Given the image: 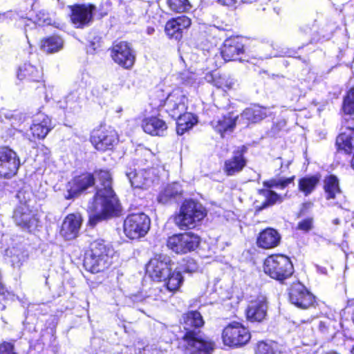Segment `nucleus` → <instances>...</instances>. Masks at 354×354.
Returning <instances> with one entry per match:
<instances>
[{
    "instance_id": "f257e3e1",
    "label": "nucleus",
    "mask_w": 354,
    "mask_h": 354,
    "mask_svg": "<svg viewBox=\"0 0 354 354\" xmlns=\"http://www.w3.org/2000/svg\"><path fill=\"white\" fill-rule=\"evenodd\" d=\"M95 174L100 185L88 206L91 225L115 215L119 207L118 198L112 188L111 174L102 169L95 171Z\"/></svg>"
},
{
    "instance_id": "f03ea898",
    "label": "nucleus",
    "mask_w": 354,
    "mask_h": 354,
    "mask_svg": "<svg viewBox=\"0 0 354 354\" xmlns=\"http://www.w3.org/2000/svg\"><path fill=\"white\" fill-rule=\"evenodd\" d=\"M204 321L198 311H189L183 315L182 325L185 330L180 344L184 354H211L214 348V343L203 336L200 328Z\"/></svg>"
},
{
    "instance_id": "7ed1b4c3",
    "label": "nucleus",
    "mask_w": 354,
    "mask_h": 354,
    "mask_svg": "<svg viewBox=\"0 0 354 354\" xmlns=\"http://www.w3.org/2000/svg\"><path fill=\"white\" fill-rule=\"evenodd\" d=\"M188 99L180 89L174 90L165 99L163 108L176 122V132L183 135L196 122L191 113L187 112Z\"/></svg>"
},
{
    "instance_id": "20e7f679",
    "label": "nucleus",
    "mask_w": 354,
    "mask_h": 354,
    "mask_svg": "<svg viewBox=\"0 0 354 354\" xmlns=\"http://www.w3.org/2000/svg\"><path fill=\"white\" fill-rule=\"evenodd\" d=\"M206 215V209L200 203L186 200L183 203L179 213L174 217V223L181 230L193 228Z\"/></svg>"
},
{
    "instance_id": "39448f33",
    "label": "nucleus",
    "mask_w": 354,
    "mask_h": 354,
    "mask_svg": "<svg viewBox=\"0 0 354 354\" xmlns=\"http://www.w3.org/2000/svg\"><path fill=\"white\" fill-rule=\"evenodd\" d=\"M263 270L271 278L282 283L292 276L294 268L288 257L277 254L270 256L265 260Z\"/></svg>"
},
{
    "instance_id": "423d86ee",
    "label": "nucleus",
    "mask_w": 354,
    "mask_h": 354,
    "mask_svg": "<svg viewBox=\"0 0 354 354\" xmlns=\"http://www.w3.org/2000/svg\"><path fill=\"white\" fill-rule=\"evenodd\" d=\"M149 217L142 212L133 213L124 221V232L131 239L145 236L150 228Z\"/></svg>"
},
{
    "instance_id": "0eeeda50",
    "label": "nucleus",
    "mask_w": 354,
    "mask_h": 354,
    "mask_svg": "<svg viewBox=\"0 0 354 354\" xmlns=\"http://www.w3.org/2000/svg\"><path fill=\"white\" fill-rule=\"evenodd\" d=\"M12 218L18 227L23 230L34 232L39 225V220L37 214L30 209L27 201L20 203L15 209Z\"/></svg>"
},
{
    "instance_id": "6e6552de",
    "label": "nucleus",
    "mask_w": 354,
    "mask_h": 354,
    "mask_svg": "<svg viewBox=\"0 0 354 354\" xmlns=\"http://www.w3.org/2000/svg\"><path fill=\"white\" fill-rule=\"evenodd\" d=\"M248 330L238 322H233L223 330L222 339L225 345L239 347L246 344L250 339Z\"/></svg>"
},
{
    "instance_id": "1a4fd4ad",
    "label": "nucleus",
    "mask_w": 354,
    "mask_h": 354,
    "mask_svg": "<svg viewBox=\"0 0 354 354\" xmlns=\"http://www.w3.org/2000/svg\"><path fill=\"white\" fill-rule=\"evenodd\" d=\"M173 264L169 256L157 254L149 261L147 266V272L153 280L165 281L170 274Z\"/></svg>"
},
{
    "instance_id": "9d476101",
    "label": "nucleus",
    "mask_w": 354,
    "mask_h": 354,
    "mask_svg": "<svg viewBox=\"0 0 354 354\" xmlns=\"http://www.w3.org/2000/svg\"><path fill=\"white\" fill-rule=\"evenodd\" d=\"M200 239L192 233L173 235L168 238L167 247L177 254H184L194 250L199 245Z\"/></svg>"
},
{
    "instance_id": "9b49d317",
    "label": "nucleus",
    "mask_w": 354,
    "mask_h": 354,
    "mask_svg": "<svg viewBox=\"0 0 354 354\" xmlns=\"http://www.w3.org/2000/svg\"><path fill=\"white\" fill-rule=\"evenodd\" d=\"M111 57L115 63L127 69L133 66L136 59L131 46L126 41H120L113 46Z\"/></svg>"
},
{
    "instance_id": "f8f14e48",
    "label": "nucleus",
    "mask_w": 354,
    "mask_h": 354,
    "mask_svg": "<svg viewBox=\"0 0 354 354\" xmlns=\"http://www.w3.org/2000/svg\"><path fill=\"white\" fill-rule=\"evenodd\" d=\"M289 300L291 304L301 309L313 306L315 301L314 295L300 283L291 286L289 290Z\"/></svg>"
},
{
    "instance_id": "ddd939ff",
    "label": "nucleus",
    "mask_w": 354,
    "mask_h": 354,
    "mask_svg": "<svg viewBox=\"0 0 354 354\" xmlns=\"http://www.w3.org/2000/svg\"><path fill=\"white\" fill-rule=\"evenodd\" d=\"M17 153L8 147L0 150V177L10 178L14 176L19 167Z\"/></svg>"
},
{
    "instance_id": "4468645a",
    "label": "nucleus",
    "mask_w": 354,
    "mask_h": 354,
    "mask_svg": "<svg viewBox=\"0 0 354 354\" xmlns=\"http://www.w3.org/2000/svg\"><path fill=\"white\" fill-rule=\"evenodd\" d=\"M96 10L93 4L75 5L71 8V19L76 28H84L89 26L93 21V14Z\"/></svg>"
},
{
    "instance_id": "2eb2a0df",
    "label": "nucleus",
    "mask_w": 354,
    "mask_h": 354,
    "mask_svg": "<svg viewBox=\"0 0 354 354\" xmlns=\"http://www.w3.org/2000/svg\"><path fill=\"white\" fill-rule=\"evenodd\" d=\"M91 141L96 149L104 151L113 149L118 136L113 129H98L93 133Z\"/></svg>"
},
{
    "instance_id": "dca6fc26",
    "label": "nucleus",
    "mask_w": 354,
    "mask_h": 354,
    "mask_svg": "<svg viewBox=\"0 0 354 354\" xmlns=\"http://www.w3.org/2000/svg\"><path fill=\"white\" fill-rule=\"evenodd\" d=\"M126 176L133 188H149L153 181L154 169H142L136 171L135 169L129 168L125 171Z\"/></svg>"
},
{
    "instance_id": "f3484780",
    "label": "nucleus",
    "mask_w": 354,
    "mask_h": 354,
    "mask_svg": "<svg viewBox=\"0 0 354 354\" xmlns=\"http://www.w3.org/2000/svg\"><path fill=\"white\" fill-rule=\"evenodd\" d=\"M82 221V217L79 213L67 215L62 222L60 235L65 240L75 239L80 234Z\"/></svg>"
},
{
    "instance_id": "a211bd4d",
    "label": "nucleus",
    "mask_w": 354,
    "mask_h": 354,
    "mask_svg": "<svg viewBox=\"0 0 354 354\" xmlns=\"http://www.w3.org/2000/svg\"><path fill=\"white\" fill-rule=\"evenodd\" d=\"M95 183V178L91 174H84L75 177L67 185V194H65L66 199H72L76 197L83 191L93 187Z\"/></svg>"
},
{
    "instance_id": "6ab92c4d",
    "label": "nucleus",
    "mask_w": 354,
    "mask_h": 354,
    "mask_svg": "<svg viewBox=\"0 0 354 354\" xmlns=\"http://www.w3.org/2000/svg\"><path fill=\"white\" fill-rule=\"evenodd\" d=\"M191 26V19L186 16H180L168 21L165 31L167 36L175 40H180L185 30Z\"/></svg>"
},
{
    "instance_id": "aec40b11",
    "label": "nucleus",
    "mask_w": 354,
    "mask_h": 354,
    "mask_svg": "<svg viewBox=\"0 0 354 354\" xmlns=\"http://www.w3.org/2000/svg\"><path fill=\"white\" fill-rule=\"evenodd\" d=\"M243 53L244 46L239 37H230L225 40L221 55L225 62L239 59V55Z\"/></svg>"
},
{
    "instance_id": "412c9836",
    "label": "nucleus",
    "mask_w": 354,
    "mask_h": 354,
    "mask_svg": "<svg viewBox=\"0 0 354 354\" xmlns=\"http://www.w3.org/2000/svg\"><path fill=\"white\" fill-rule=\"evenodd\" d=\"M5 257L13 268L19 270L28 261L29 254L24 245L19 243L8 248L5 250Z\"/></svg>"
},
{
    "instance_id": "4be33fe9",
    "label": "nucleus",
    "mask_w": 354,
    "mask_h": 354,
    "mask_svg": "<svg viewBox=\"0 0 354 354\" xmlns=\"http://www.w3.org/2000/svg\"><path fill=\"white\" fill-rule=\"evenodd\" d=\"M246 149L245 146L239 147L234 151L232 157L225 160L224 171L227 176H233L243 170L246 165V160L243 156Z\"/></svg>"
},
{
    "instance_id": "5701e85b",
    "label": "nucleus",
    "mask_w": 354,
    "mask_h": 354,
    "mask_svg": "<svg viewBox=\"0 0 354 354\" xmlns=\"http://www.w3.org/2000/svg\"><path fill=\"white\" fill-rule=\"evenodd\" d=\"M52 129L51 120L48 115L38 113L35 115L30 131L35 138H44Z\"/></svg>"
},
{
    "instance_id": "b1692460",
    "label": "nucleus",
    "mask_w": 354,
    "mask_h": 354,
    "mask_svg": "<svg viewBox=\"0 0 354 354\" xmlns=\"http://www.w3.org/2000/svg\"><path fill=\"white\" fill-rule=\"evenodd\" d=\"M268 305L265 297H261L248 305L246 315L251 322H261L267 314Z\"/></svg>"
},
{
    "instance_id": "393cba45",
    "label": "nucleus",
    "mask_w": 354,
    "mask_h": 354,
    "mask_svg": "<svg viewBox=\"0 0 354 354\" xmlns=\"http://www.w3.org/2000/svg\"><path fill=\"white\" fill-rule=\"evenodd\" d=\"M142 127L147 133L158 136H163L167 129L166 122L155 116L145 118L142 122Z\"/></svg>"
},
{
    "instance_id": "a878e982",
    "label": "nucleus",
    "mask_w": 354,
    "mask_h": 354,
    "mask_svg": "<svg viewBox=\"0 0 354 354\" xmlns=\"http://www.w3.org/2000/svg\"><path fill=\"white\" fill-rule=\"evenodd\" d=\"M84 95L85 93L73 89L66 97L64 102L60 103L59 106L68 113H79L82 108Z\"/></svg>"
},
{
    "instance_id": "bb28decb",
    "label": "nucleus",
    "mask_w": 354,
    "mask_h": 354,
    "mask_svg": "<svg viewBox=\"0 0 354 354\" xmlns=\"http://www.w3.org/2000/svg\"><path fill=\"white\" fill-rule=\"evenodd\" d=\"M111 263V262H109L105 260V259H103L95 254L90 252H87L85 254L84 266L87 270L91 272L95 273L102 271L105 268H107Z\"/></svg>"
},
{
    "instance_id": "cd10ccee",
    "label": "nucleus",
    "mask_w": 354,
    "mask_h": 354,
    "mask_svg": "<svg viewBox=\"0 0 354 354\" xmlns=\"http://www.w3.org/2000/svg\"><path fill=\"white\" fill-rule=\"evenodd\" d=\"M267 116L266 109L259 106H254L245 109L241 114L239 121L243 124L256 123Z\"/></svg>"
},
{
    "instance_id": "c85d7f7f",
    "label": "nucleus",
    "mask_w": 354,
    "mask_h": 354,
    "mask_svg": "<svg viewBox=\"0 0 354 354\" xmlns=\"http://www.w3.org/2000/svg\"><path fill=\"white\" fill-rule=\"evenodd\" d=\"M339 150L354 155V129L348 125L346 131L342 132L336 139Z\"/></svg>"
},
{
    "instance_id": "c756f323",
    "label": "nucleus",
    "mask_w": 354,
    "mask_h": 354,
    "mask_svg": "<svg viewBox=\"0 0 354 354\" xmlns=\"http://www.w3.org/2000/svg\"><path fill=\"white\" fill-rule=\"evenodd\" d=\"M236 119H238L237 115H234L233 113H229L227 115L214 119L211 122V125L223 137V133L232 131L235 127Z\"/></svg>"
},
{
    "instance_id": "7c9ffc66",
    "label": "nucleus",
    "mask_w": 354,
    "mask_h": 354,
    "mask_svg": "<svg viewBox=\"0 0 354 354\" xmlns=\"http://www.w3.org/2000/svg\"><path fill=\"white\" fill-rule=\"evenodd\" d=\"M281 236L277 231L272 228H267L260 233L257 243L261 248L269 249L278 245Z\"/></svg>"
},
{
    "instance_id": "2f4dec72",
    "label": "nucleus",
    "mask_w": 354,
    "mask_h": 354,
    "mask_svg": "<svg viewBox=\"0 0 354 354\" xmlns=\"http://www.w3.org/2000/svg\"><path fill=\"white\" fill-rule=\"evenodd\" d=\"M41 77V72L30 63H25L19 68L17 78L23 80L39 81Z\"/></svg>"
},
{
    "instance_id": "473e14b6",
    "label": "nucleus",
    "mask_w": 354,
    "mask_h": 354,
    "mask_svg": "<svg viewBox=\"0 0 354 354\" xmlns=\"http://www.w3.org/2000/svg\"><path fill=\"white\" fill-rule=\"evenodd\" d=\"M324 189L327 200L335 199L342 195L339 180L335 176H330L325 178Z\"/></svg>"
},
{
    "instance_id": "72a5a7b5",
    "label": "nucleus",
    "mask_w": 354,
    "mask_h": 354,
    "mask_svg": "<svg viewBox=\"0 0 354 354\" xmlns=\"http://www.w3.org/2000/svg\"><path fill=\"white\" fill-rule=\"evenodd\" d=\"M63 39L58 36H51L41 41V48L46 53H55L62 49Z\"/></svg>"
},
{
    "instance_id": "f704fd0d",
    "label": "nucleus",
    "mask_w": 354,
    "mask_h": 354,
    "mask_svg": "<svg viewBox=\"0 0 354 354\" xmlns=\"http://www.w3.org/2000/svg\"><path fill=\"white\" fill-rule=\"evenodd\" d=\"M182 188L179 183H173L168 185L163 191H162L158 197V201L159 203L165 204L172 198L181 194Z\"/></svg>"
},
{
    "instance_id": "c9c22d12",
    "label": "nucleus",
    "mask_w": 354,
    "mask_h": 354,
    "mask_svg": "<svg viewBox=\"0 0 354 354\" xmlns=\"http://www.w3.org/2000/svg\"><path fill=\"white\" fill-rule=\"evenodd\" d=\"M342 110L345 114L344 118V120L350 123V122H353V118L351 115L354 113V88H351L348 92L346 95L344 97Z\"/></svg>"
},
{
    "instance_id": "e433bc0d",
    "label": "nucleus",
    "mask_w": 354,
    "mask_h": 354,
    "mask_svg": "<svg viewBox=\"0 0 354 354\" xmlns=\"http://www.w3.org/2000/svg\"><path fill=\"white\" fill-rule=\"evenodd\" d=\"M91 253L95 254L109 262L111 261L110 253L112 252L111 249L107 247L104 243V240H95L90 245V250L88 251Z\"/></svg>"
},
{
    "instance_id": "4c0bfd02",
    "label": "nucleus",
    "mask_w": 354,
    "mask_h": 354,
    "mask_svg": "<svg viewBox=\"0 0 354 354\" xmlns=\"http://www.w3.org/2000/svg\"><path fill=\"white\" fill-rule=\"evenodd\" d=\"M259 193L265 198V201L263 203L261 206H257L258 210H262L268 206H271L277 203H281L283 201V197L281 196L270 189H260Z\"/></svg>"
},
{
    "instance_id": "58836bf2",
    "label": "nucleus",
    "mask_w": 354,
    "mask_h": 354,
    "mask_svg": "<svg viewBox=\"0 0 354 354\" xmlns=\"http://www.w3.org/2000/svg\"><path fill=\"white\" fill-rule=\"evenodd\" d=\"M319 180V178L315 176L304 177L299 181V189L305 196H308L315 190Z\"/></svg>"
},
{
    "instance_id": "ea45409f",
    "label": "nucleus",
    "mask_w": 354,
    "mask_h": 354,
    "mask_svg": "<svg viewBox=\"0 0 354 354\" xmlns=\"http://www.w3.org/2000/svg\"><path fill=\"white\" fill-rule=\"evenodd\" d=\"M183 278L181 275L180 271H174L167 277L165 281H167V288L171 291L177 290L183 283Z\"/></svg>"
},
{
    "instance_id": "a19ab883",
    "label": "nucleus",
    "mask_w": 354,
    "mask_h": 354,
    "mask_svg": "<svg viewBox=\"0 0 354 354\" xmlns=\"http://www.w3.org/2000/svg\"><path fill=\"white\" fill-rule=\"evenodd\" d=\"M255 354H281L274 342L261 341L257 343Z\"/></svg>"
},
{
    "instance_id": "79ce46f5",
    "label": "nucleus",
    "mask_w": 354,
    "mask_h": 354,
    "mask_svg": "<svg viewBox=\"0 0 354 354\" xmlns=\"http://www.w3.org/2000/svg\"><path fill=\"white\" fill-rule=\"evenodd\" d=\"M167 1L170 9L177 12H186L191 8L188 0H167Z\"/></svg>"
},
{
    "instance_id": "37998d69",
    "label": "nucleus",
    "mask_w": 354,
    "mask_h": 354,
    "mask_svg": "<svg viewBox=\"0 0 354 354\" xmlns=\"http://www.w3.org/2000/svg\"><path fill=\"white\" fill-rule=\"evenodd\" d=\"M216 77V74L214 73H207L205 75V80L208 82H211L214 84L215 86L219 88L226 87L227 88H230L232 86V82L225 80L224 77H219V80H216L215 78Z\"/></svg>"
},
{
    "instance_id": "c03bdc74",
    "label": "nucleus",
    "mask_w": 354,
    "mask_h": 354,
    "mask_svg": "<svg viewBox=\"0 0 354 354\" xmlns=\"http://www.w3.org/2000/svg\"><path fill=\"white\" fill-rule=\"evenodd\" d=\"M293 178L272 179L269 181H265L263 185L268 188L276 187L283 189L292 183Z\"/></svg>"
},
{
    "instance_id": "a18cd8bd",
    "label": "nucleus",
    "mask_w": 354,
    "mask_h": 354,
    "mask_svg": "<svg viewBox=\"0 0 354 354\" xmlns=\"http://www.w3.org/2000/svg\"><path fill=\"white\" fill-rule=\"evenodd\" d=\"M89 80V75L87 73H82L77 77L75 84L78 86L74 90L85 93V88L88 85Z\"/></svg>"
},
{
    "instance_id": "49530a36",
    "label": "nucleus",
    "mask_w": 354,
    "mask_h": 354,
    "mask_svg": "<svg viewBox=\"0 0 354 354\" xmlns=\"http://www.w3.org/2000/svg\"><path fill=\"white\" fill-rule=\"evenodd\" d=\"M180 266V270L185 272H193L198 268L196 261L191 258L184 259Z\"/></svg>"
},
{
    "instance_id": "de8ad7c7",
    "label": "nucleus",
    "mask_w": 354,
    "mask_h": 354,
    "mask_svg": "<svg viewBox=\"0 0 354 354\" xmlns=\"http://www.w3.org/2000/svg\"><path fill=\"white\" fill-rule=\"evenodd\" d=\"M313 227V218H305L298 223L297 229L304 232H308Z\"/></svg>"
},
{
    "instance_id": "09e8293b",
    "label": "nucleus",
    "mask_w": 354,
    "mask_h": 354,
    "mask_svg": "<svg viewBox=\"0 0 354 354\" xmlns=\"http://www.w3.org/2000/svg\"><path fill=\"white\" fill-rule=\"evenodd\" d=\"M37 23L39 25L50 24V19H49L48 14L44 11H39L37 15Z\"/></svg>"
},
{
    "instance_id": "8fccbe9b",
    "label": "nucleus",
    "mask_w": 354,
    "mask_h": 354,
    "mask_svg": "<svg viewBox=\"0 0 354 354\" xmlns=\"http://www.w3.org/2000/svg\"><path fill=\"white\" fill-rule=\"evenodd\" d=\"M13 349L12 344L4 342L0 345V354H15Z\"/></svg>"
},
{
    "instance_id": "3c124183",
    "label": "nucleus",
    "mask_w": 354,
    "mask_h": 354,
    "mask_svg": "<svg viewBox=\"0 0 354 354\" xmlns=\"http://www.w3.org/2000/svg\"><path fill=\"white\" fill-rule=\"evenodd\" d=\"M218 3L225 6H234L236 0H216Z\"/></svg>"
},
{
    "instance_id": "603ef678",
    "label": "nucleus",
    "mask_w": 354,
    "mask_h": 354,
    "mask_svg": "<svg viewBox=\"0 0 354 354\" xmlns=\"http://www.w3.org/2000/svg\"><path fill=\"white\" fill-rule=\"evenodd\" d=\"M243 3H252L257 0H241Z\"/></svg>"
},
{
    "instance_id": "864d4df0",
    "label": "nucleus",
    "mask_w": 354,
    "mask_h": 354,
    "mask_svg": "<svg viewBox=\"0 0 354 354\" xmlns=\"http://www.w3.org/2000/svg\"><path fill=\"white\" fill-rule=\"evenodd\" d=\"M310 28H307L306 29L304 30V28L302 27H301L299 28V30L300 31H304L306 33H308L309 31H310Z\"/></svg>"
},
{
    "instance_id": "5fc2aeb1",
    "label": "nucleus",
    "mask_w": 354,
    "mask_h": 354,
    "mask_svg": "<svg viewBox=\"0 0 354 354\" xmlns=\"http://www.w3.org/2000/svg\"><path fill=\"white\" fill-rule=\"evenodd\" d=\"M339 218H335L333 221V223L335 224V225H338L339 224Z\"/></svg>"
},
{
    "instance_id": "6e6d98bb",
    "label": "nucleus",
    "mask_w": 354,
    "mask_h": 354,
    "mask_svg": "<svg viewBox=\"0 0 354 354\" xmlns=\"http://www.w3.org/2000/svg\"><path fill=\"white\" fill-rule=\"evenodd\" d=\"M351 167H352V168H353V170H354V154H353V158H352V160H351Z\"/></svg>"
},
{
    "instance_id": "4d7b16f0",
    "label": "nucleus",
    "mask_w": 354,
    "mask_h": 354,
    "mask_svg": "<svg viewBox=\"0 0 354 354\" xmlns=\"http://www.w3.org/2000/svg\"><path fill=\"white\" fill-rule=\"evenodd\" d=\"M4 18H5V15L4 14H0V21H3Z\"/></svg>"
},
{
    "instance_id": "13d9d810",
    "label": "nucleus",
    "mask_w": 354,
    "mask_h": 354,
    "mask_svg": "<svg viewBox=\"0 0 354 354\" xmlns=\"http://www.w3.org/2000/svg\"><path fill=\"white\" fill-rule=\"evenodd\" d=\"M326 354H338V353H337L335 352H329V353H327Z\"/></svg>"
},
{
    "instance_id": "bf43d9fd",
    "label": "nucleus",
    "mask_w": 354,
    "mask_h": 354,
    "mask_svg": "<svg viewBox=\"0 0 354 354\" xmlns=\"http://www.w3.org/2000/svg\"><path fill=\"white\" fill-rule=\"evenodd\" d=\"M269 57H271V55H266V56L263 57V58L268 59Z\"/></svg>"
},
{
    "instance_id": "052dcab7",
    "label": "nucleus",
    "mask_w": 354,
    "mask_h": 354,
    "mask_svg": "<svg viewBox=\"0 0 354 354\" xmlns=\"http://www.w3.org/2000/svg\"><path fill=\"white\" fill-rule=\"evenodd\" d=\"M351 353L352 354H354V346L353 347L352 350H351Z\"/></svg>"
},
{
    "instance_id": "680f3d73",
    "label": "nucleus",
    "mask_w": 354,
    "mask_h": 354,
    "mask_svg": "<svg viewBox=\"0 0 354 354\" xmlns=\"http://www.w3.org/2000/svg\"><path fill=\"white\" fill-rule=\"evenodd\" d=\"M21 192H19V195H18V197H19V198H21Z\"/></svg>"
},
{
    "instance_id": "e2e57ef3",
    "label": "nucleus",
    "mask_w": 354,
    "mask_h": 354,
    "mask_svg": "<svg viewBox=\"0 0 354 354\" xmlns=\"http://www.w3.org/2000/svg\"><path fill=\"white\" fill-rule=\"evenodd\" d=\"M149 299H150V297H148L146 299V300H147H147H149Z\"/></svg>"
}]
</instances>
